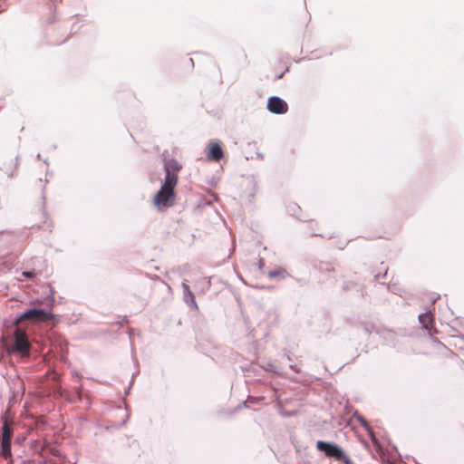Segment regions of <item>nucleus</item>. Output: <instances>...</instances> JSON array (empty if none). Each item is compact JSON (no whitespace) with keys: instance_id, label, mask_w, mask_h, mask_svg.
<instances>
[{"instance_id":"f257e3e1","label":"nucleus","mask_w":464,"mask_h":464,"mask_svg":"<svg viewBox=\"0 0 464 464\" xmlns=\"http://www.w3.org/2000/svg\"><path fill=\"white\" fill-rule=\"evenodd\" d=\"M55 290L53 287L50 286V292L48 295L44 298V300L41 301V303L47 306V308L38 307L36 305H32L23 312L16 314L14 318V324H38L42 323H51L56 324L60 319V315L55 314L52 312L53 306L55 302L54 298Z\"/></svg>"},{"instance_id":"f03ea898","label":"nucleus","mask_w":464,"mask_h":464,"mask_svg":"<svg viewBox=\"0 0 464 464\" xmlns=\"http://www.w3.org/2000/svg\"><path fill=\"white\" fill-rule=\"evenodd\" d=\"M316 450L324 454L327 458H333L337 461H341L345 458V451L337 443L333 441L318 440L316 442Z\"/></svg>"},{"instance_id":"7ed1b4c3","label":"nucleus","mask_w":464,"mask_h":464,"mask_svg":"<svg viewBox=\"0 0 464 464\" xmlns=\"http://www.w3.org/2000/svg\"><path fill=\"white\" fill-rule=\"evenodd\" d=\"M176 192L160 187L153 198V204L158 208H169L175 204Z\"/></svg>"},{"instance_id":"20e7f679","label":"nucleus","mask_w":464,"mask_h":464,"mask_svg":"<svg viewBox=\"0 0 464 464\" xmlns=\"http://www.w3.org/2000/svg\"><path fill=\"white\" fill-rule=\"evenodd\" d=\"M266 109L273 114L282 115L287 112L288 105L281 97L273 95L267 99Z\"/></svg>"},{"instance_id":"39448f33","label":"nucleus","mask_w":464,"mask_h":464,"mask_svg":"<svg viewBox=\"0 0 464 464\" xmlns=\"http://www.w3.org/2000/svg\"><path fill=\"white\" fill-rule=\"evenodd\" d=\"M353 417L364 428V430L367 431L372 444L374 445L377 452L383 454L384 453V448L382 445V443L379 441V440L375 437L374 432L365 418L359 413L357 411H355L353 414Z\"/></svg>"},{"instance_id":"423d86ee","label":"nucleus","mask_w":464,"mask_h":464,"mask_svg":"<svg viewBox=\"0 0 464 464\" xmlns=\"http://www.w3.org/2000/svg\"><path fill=\"white\" fill-rule=\"evenodd\" d=\"M224 158V150L219 140H211L208 145L207 160L219 162Z\"/></svg>"},{"instance_id":"0eeeda50","label":"nucleus","mask_w":464,"mask_h":464,"mask_svg":"<svg viewBox=\"0 0 464 464\" xmlns=\"http://www.w3.org/2000/svg\"><path fill=\"white\" fill-rule=\"evenodd\" d=\"M182 289H183V300L191 309L198 310V306L196 302L195 295L193 292L190 290V287L188 284L187 280L182 282Z\"/></svg>"},{"instance_id":"6e6552de","label":"nucleus","mask_w":464,"mask_h":464,"mask_svg":"<svg viewBox=\"0 0 464 464\" xmlns=\"http://www.w3.org/2000/svg\"><path fill=\"white\" fill-rule=\"evenodd\" d=\"M376 334L382 338L385 343L389 346H395L396 343V334L389 329L382 328V329H376L375 330Z\"/></svg>"},{"instance_id":"1a4fd4ad","label":"nucleus","mask_w":464,"mask_h":464,"mask_svg":"<svg viewBox=\"0 0 464 464\" xmlns=\"http://www.w3.org/2000/svg\"><path fill=\"white\" fill-rule=\"evenodd\" d=\"M179 181V176L177 173H171L169 170L165 171L164 180L160 187L169 188V189L175 191V188Z\"/></svg>"},{"instance_id":"9d476101","label":"nucleus","mask_w":464,"mask_h":464,"mask_svg":"<svg viewBox=\"0 0 464 464\" xmlns=\"http://www.w3.org/2000/svg\"><path fill=\"white\" fill-rule=\"evenodd\" d=\"M0 456L4 459L12 460L11 440H2L0 441Z\"/></svg>"},{"instance_id":"9b49d317","label":"nucleus","mask_w":464,"mask_h":464,"mask_svg":"<svg viewBox=\"0 0 464 464\" xmlns=\"http://www.w3.org/2000/svg\"><path fill=\"white\" fill-rule=\"evenodd\" d=\"M181 169V165L179 163V161L174 159H169L164 160V170L169 171L171 173H179V171Z\"/></svg>"},{"instance_id":"f8f14e48","label":"nucleus","mask_w":464,"mask_h":464,"mask_svg":"<svg viewBox=\"0 0 464 464\" xmlns=\"http://www.w3.org/2000/svg\"><path fill=\"white\" fill-rule=\"evenodd\" d=\"M16 160L17 158L10 159L9 160L4 162L2 166H0V170L4 171L8 178L13 176V173L16 168Z\"/></svg>"},{"instance_id":"ddd939ff","label":"nucleus","mask_w":464,"mask_h":464,"mask_svg":"<svg viewBox=\"0 0 464 464\" xmlns=\"http://www.w3.org/2000/svg\"><path fill=\"white\" fill-rule=\"evenodd\" d=\"M430 310H427L425 313H421L418 315L420 324L427 330H429L430 325L432 324V317L430 315Z\"/></svg>"},{"instance_id":"4468645a","label":"nucleus","mask_w":464,"mask_h":464,"mask_svg":"<svg viewBox=\"0 0 464 464\" xmlns=\"http://www.w3.org/2000/svg\"><path fill=\"white\" fill-rule=\"evenodd\" d=\"M1 431H2V436H1L2 440H11L12 435H13V430H11V428L9 427V425L6 422L3 423L2 427H1Z\"/></svg>"},{"instance_id":"2eb2a0df","label":"nucleus","mask_w":464,"mask_h":464,"mask_svg":"<svg viewBox=\"0 0 464 464\" xmlns=\"http://www.w3.org/2000/svg\"><path fill=\"white\" fill-rule=\"evenodd\" d=\"M301 208L296 203H290L287 206V212L294 217H296Z\"/></svg>"},{"instance_id":"dca6fc26","label":"nucleus","mask_w":464,"mask_h":464,"mask_svg":"<svg viewBox=\"0 0 464 464\" xmlns=\"http://www.w3.org/2000/svg\"><path fill=\"white\" fill-rule=\"evenodd\" d=\"M263 369L266 372H271L274 373H278L276 366L272 362H267L263 366Z\"/></svg>"},{"instance_id":"f3484780","label":"nucleus","mask_w":464,"mask_h":464,"mask_svg":"<svg viewBox=\"0 0 464 464\" xmlns=\"http://www.w3.org/2000/svg\"><path fill=\"white\" fill-rule=\"evenodd\" d=\"M284 273H285V271L283 269H274V270L269 271L268 276L270 278H276V276H278Z\"/></svg>"},{"instance_id":"a211bd4d","label":"nucleus","mask_w":464,"mask_h":464,"mask_svg":"<svg viewBox=\"0 0 464 464\" xmlns=\"http://www.w3.org/2000/svg\"><path fill=\"white\" fill-rule=\"evenodd\" d=\"M16 348L20 352H25L28 348V343L26 342H17Z\"/></svg>"},{"instance_id":"6ab92c4d","label":"nucleus","mask_w":464,"mask_h":464,"mask_svg":"<svg viewBox=\"0 0 464 464\" xmlns=\"http://www.w3.org/2000/svg\"><path fill=\"white\" fill-rule=\"evenodd\" d=\"M23 276H25L26 278L33 279L36 276V273L33 270H29L23 272Z\"/></svg>"},{"instance_id":"aec40b11","label":"nucleus","mask_w":464,"mask_h":464,"mask_svg":"<svg viewBox=\"0 0 464 464\" xmlns=\"http://www.w3.org/2000/svg\"><path fill=\"white\" fill-rule=\"evenodd\" d=\"M134 377H135V374L133 373V374H132V377H131V381H130V382L129 386H128V387L126 388V390H125V394H126V395L130 394V392L131 386H132L133 382H134Z\"/></svg>"},{"instance_id":"412c9836","label":"nucleus","mask_w":464,"mask_h":464,"mask_svg":"<svg viewBox=\"0 0 464 464\" xmlns=\"http://www.w3.org/2000/svg\"><path fill=\"white\" fill-rule=\"evenodd\" d=\"M344 464H353L351 459L345 454V458H343L342 460Z\"/></svg>"},{"instance_id":"4be33fe9","label":"nucleus","mask_w":464,"mask_h":464,"mask_svg":"<svg viewBox=\"0 0 464 464\" xmlns=\"http://www.w3.org/2000/svg\"><path fill=\"white\" fill-rule=\"evenodd\" d=\"M440 298V295H433L432 297H430L431 304L433 305Z\"/></svg>"},{"instance_id":"5701e85b","label":"nucleus","mask_w":464,"mask_h":464,"mask_svg":"<svg viewBox=\"0 0 464 464\" xmlns=\"http://www.w3.org/2000/svg\"><path fill=\"white\" fill-rule=\"evenodd\" d=\"M289 368L292 369L293 371L298 372L299 370L296 368V365L295 364H290L289 365Z\"/></svg>"},{"instance_id":"b1692460","label":"nucleus","mask_w":464,"mask_h":464,"mask_svg":"<svg viewBox=\"0 0 464 464\" xmlns=\"http://www.w3.org/2000/svg\"><path fill=\"white\" fill-rule=\"evenodd\" d=\"M386 275H387V271H385V272H384V274H383V275H382V276H381L380 274H379V275H376V276H375V279H379L380 277H384V276H386Z\"/></svg>"},{"instance_id":"393cba45","label":"nucleus","mask_w":464,"mask_h":464,"mask_svg":"<svg viewBox=\"0 0 464 464\" xmlns=\"http://www.w3.org/2000/svg\"><path fill=\"white\" fill-rule=\"evenodd\" d=\"M363 332L365 334H371V331L368 327H363Z\"/></svg>"},{"instance_id":"a878e982","label":"nucleus","mask_w":464,"mask_h":464,"mask_svg":"<svg viewBox=\"0 0 464 464\" xmlns=\"http://www.w3.org/2000/svg\"><path fill=\"white\" fill-rule=\"evenodd\" d=\"M264 265H265L264 260H263V259H260V260H259V268H262V267L264 266Z\"/></svg>"},{"instance_id":"bb28decb","label":"nucleus","mask_w":464,"mask_h":464,"mask_svg":"<svg viewBox=\"0 0 464 464\" xmlns=\"http://www.w3.org/2000/svg\"><path fill=\"white\" fill-rule=\"evenodd\" d=\"M128 419H129V414H127V416H126V420H124L121 423V425H120V426H121H121H124V425L126 424V421H127V420H128Z\"/></svg>"},{"instance_id":"cd10ccee","label":"nucleus","mask_w":464,"mask_h":464,"mask_svg":"<svg viewBox=\"0 0 464 464\" xmlns=\"http://www.w3.org/2000/svg\"><path fill=\"white\" fill-rule=\"evenodd\" d=\"M36 159H37V160H42V158H41V154H40V153H38V154L36 155Z\"/></svg>"},{"instance_id":"c85d7f7f","label":"nucleus","mask_w":464,"mask_h":464,"mask_svg":"<svg viewBox=\"0 0 464 464\" xmlns=\"http://www.w3.org/2000/svg\"><path fill=\"white\" fill-rule=\"evenodd\" d=\"M392 449H393L394 450H396V451L398 450H397V447H396L395 445H393V444H392Z\"/></svg>"},{"instance_id":"c756f323","label":"nucleus","mask_w":464,"mask_h":464,"mask_svg":"<svg viewBox=\"0 0 464 464\" xmlns=\"http://www.w3.org/2000/svg\"><path fill=\"white\" fill-rule=\"evenodd\" d=\"M283 75H284V73L280 74L279 76H277V77H276V79H280V78H282V77H283Z\"/></svg>"},{"instance_id":"7c9ffc66","label":"nucleus","mask_w":464,"mask_h":464,"mask_svg":"<svg viewBox=\"0 0 464 464\" xmlns=\"http://www.w3.org/2000/svg\"><path fill=\"white\" fill-rule=\"evenodd\" d=\"M258 158H263V154L259 153Z\"/></svg>"},{"instance_id":"2f4dec72","label":"nucleus","mask_w":464,"mask_h":464,"mask_svg":"<svg viewBox=\"0 0 464 464\" xmlns=\"http://www.w3.org/2000/svg\"><path fill=\"white\" fill-rule=\"evenodd\" d=\"M44 164L48 165L47 160H44Z\"/></svg>"},{"instance_id":"473e14b6","label":"nucleus","mask_w":464,"mask_h":464,"mask_svg":"<svg viewBox=\"0 0 464 464\" xmlns=\"http://www.w3.org/2000/svg\"><path fill=\"white\" fill-rule=\"evenodd\" d=\"M42 198H43V200H44V201L45 200V196H44V194L43 195Z\"/></svg>"},{"instance_id":"72a5a7b5","label":"nucleus","mask_w":464,"mask_h":464,"mask_svg":"<svg viewBox=\"0 0 464 464\" xmlns=\"http://www.w3.org/2000/svg\"><path fill=\"white\" fill-rule=\"evenodd\" d=\"M287 360H288V361H291V357H290V355H287Z\"/></svg>"},{"instance_id":"f704fd0d","label":"nucleus","mask_w":464,"mask_h":464,"mask_svg":"<svg viewBox=\"0 0 464 464\" xmlns=\"http://www.w3.org/2000/svg\"><path fill=\"white\" fill-rule=\"evenodd\" d=\"M313 236L318 237V236H319V234H314ZM321 236H322V235H320V237H321Z\"/></svg>"}]
</instances>
